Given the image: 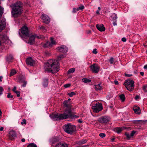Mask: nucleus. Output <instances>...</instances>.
I'll use <instances>...</instances> for the list:
<instances>
[{"label": "nucleus", "mask_w": 147, "mask_h": 147, "mask_svg": "<svg viewBox=\"0 0 147 147\" xmlns=\"http://www.w3.org/2000/svg\"><path fill=\"white\" fill-rule=\"evenodd\" d=\"M67 109H65L64 112L62 114L52 113L50 115V117L55 121H59L69 118L72 119L77 118L78 116L74 115L71 110V105L69 103L66 106Z\"/></svg>", "instance_id": "1"}, {"label": "nucleus", "mask_w": 147, "mask_h": 147, "mask_svg": "<svg viewBox=\"0 0 147 147\" xmlns=\"http://www.w3.org/2000/svg\"><path fill=\"white\" fill-rule=\"evenodd\" d=\"M65 57L63 54H61L58 56L57 60L51 59L44 64V69L45 71L52 73H56L58 72L59 69V63L58 61Z\"/></svg>", "instance_id": "2"}, {"label": "nucleus", "mask_w": 147, "mask_h": 147, "mask_svg": "<svg viewBox=\"0 0 147 147\" xmlns=\"http://www.w3.org/2000/svg\"><path fill=\"white\" fill-rule=\"evenodd\" d=\"M11 13L14 18H17L20 16L23 12L22 3L18 1L11 5Z\"/></svg>", "instance_id": "3"}, {"label": "nucleus", "mask_w": 147, "mask_h": 147, "mask_svg": "<svg viewBox=\"0 0 147 147\" xmlns=\"http://www.w3.org/2000/svg\"><path fill=\"white\" fill-rule=\"evenodd\" d=\"M63 128L65 132L70 134H72L76 131V126L70 123L65 124L63 126Z\"/></svg>", "instance_id": "4"}, {"label": "nucleus", "mask_w": 147, "mask_h": 147, "mask_svg": "<svg viewBox=\"0 0 147 147\" xmlns=\"http://www.w3.org/2000/svg\"><path fill=\"white\" fill-rule=\"evenodd\" d=\"M124 85L127 88V90L129 91H132L134 88V82L133 80H126L125 81Z\"/></svg>", "instance_id": "5"}, {"label": "nucleus", "mask_w": 147, "mask_h": 147, "mask_svg": "<svg viewBox=\"0 0 147 147\" xmlns=\"http://www.w3.org/2000/svg\"><path fill=\"white\" fill-rule=\"evenodd\" d=\"M111 119V118L109 116L107 115H104L99 118L97 121L101 124L105 125L109 122Z\"/></svg>", "instance_id": "6"}, {"label": "nucleus", "mask_w": 147, "mask_h": 147, "mask_svg": "<svg viewBox=\"0 0 147 147\" xmlns=\"http://www.w3.org/2000/svg\"><path fill=\"white\" fill-rule=\"evenodd\" d=\"M92 108L94 112L98 113L102 110L103 108L102 104L98 102L94 104Z\"/></svg>", "instance_id": "7"}, {"label": "nucleus", "mask_w": 147, "mask_h": 147, "mask_svg": "<svg viewBox=\"0 0 147 147\" xmlns=\"http://www.w3.org/2000/svg\"><path fill=\"white\" fill-rule=\"evenodd\" d=\"M21 32L22 36L21 37L23 38V36L28 37L29 36L28 28L26 26H23L20 29Z\"/></svg>", "instance_id": "8"}, {"label": "nucleus", "mask_w": 147, "mask_h": 147, "mask_svg": "<svg viewBox=\"0 0 147 147\" xmlns=\"http://www.w3.org/2000/svg\"><path fill=\"white\" fill-rule=\"evenodd\" d=\"M92 72L94 73H97L99 71L100 67L96 63L93 64L90 66Z\"/></svg>", "instance_id": "9"}, {"label": "nucleus", "mask_w": 147, "mask_h": 147, "mask_svg": "<svg viewBox=\"0 0 147 147\" xmlns=\"http://www.w3.org/2000/svg\"><path fill=\"white\" fill-rule=\"evenodd\" d=\"M57 49L59 52L63 53H67L68 51L67 47L64 45H61L58 47Z\"/></svg>", "instance_id": "10"}, {"label": "nucleus", "mask_w": 147, "mask_h": 147, "mask_svg": "<svg viewBox=\"0 0 147 147\" xmlns=\"http://www.w3.org/2000/svg\"><path fill=\"white\" fill-rule=\"evenodd\" d=\"M41 17L43 22L47 24H48L50 23V19L48 16L45 14H42Z\"/></svg>", "instance_id": "11"}, {"label": "nucleus", "mask_w": 147, "mask_h": 147, "mask_svg": "<svg viewBox=\"0 0 147 147\" xmlns=\"http://www.w3.org/2000/svg\"><path fill=\"white\" fill-rule=\"evenodd\" d=\"M9 139L11 140L15 139L16 137L15 132L14 131H10L9 134Z\"/></svg>", "instance_id": "12"}, {"label": "nucleus", "mask_w": 147, "mask_h": 147, "mask_svg": "<svg viewBox=\"0 0 147 147\" xmlns=\"http://www.w3.org/2000/svg\"><path fill=\"white\" fill-rule=\"evenodd\" d=\"M6 23L5 20L2 19L0 21V32L5 27Z\"/></svg>", "instance_id": "13"}, {"label": "nucleus", "mask_w": 147, "mask_h": 147, "mask_svg": "<svg viewBox=\"0 0 147 147\" xmlns=\"http://www.w3.org/2000/svg\"><path fill=\"white\" fill-rule=\"evenodd\" d=\"M26 64L28 65L33 66L34 63V61L31 57L28 58L26 60Z\"/></svg>", "instance_id": "14"}, {"label": "nucleus", "mask_w": 147, "mask_h": 147, "mask_svg": "<svg viewBox=\"0 0 147 147\" xmlns=\"http://www.w3.org/2000/svg\"><path fill=\"white\" fill-rule=\"evenodd\" d=\"M96 26L97 29L100 31H104L105 30V28L103 24H97Z\"/></svg>", "instance_id": "15"}, {"label": "nucleus", "mask_w": 147, "mask_h": 147, "mask_svg": "<svg viewBox=\"0 0 147 147\" xmlns=\"http://www.w3.org/2000/svg\"><path fill=\"white\" fill-rule=\"evenodd\" d=\"M111 17L112 18V21L113 22V24L114 26L117 25V15L115 13H113Z\"/></svg>", "instance_id": "16"}, {"label": "nucleus", "mask_w": 147, "mask_h": 147, "mask_svg": "<svg viewBox=\"0 0 147 147\" xmlns=\"http://www.w3.org/2000/svg\"><path fill=\"white\" fill-rule=\"evenodd\" d=\"M55 147H68V146L65 142H59L56 145Z\"/></svg>", "instance_id": "17"}, {"label": "nucleus", "mask_w": 147, "mask_h": 147, "mask_svg": "<svg viewBox=\"0 0 147 147\" xmlns=\"http://www.w3.org/2000/svg\"><path fill=\"white\" fill-rule=\"evenodd\" d=\"M59 140V139L58 138L54 137L50 139L49 141L51 144L53 146V144L57 142Z\"/></svg>", "instance_id": "18"}, {"label": "nucleus", "mask_w": 147, "mask_h": 147, "mask_svg": "<svg viewBox=\"0 0 147 147\" xmlns=\"http://www.w3.org/2000/svg\"><path fill=\"white\" fill-rule=\"evenodd\" d=\"M35 39L34 36V35H32L29 38L28 43L30 45H33L35 43Z\"/></svg>", "instance_id": "19"}, {"label": "nucleus", "mask_w": 147, "mask_h": 147, "mask_svg": "<svg viewBox=\"0 0 147 147\" xmlns=\"http://www.w3.org/2000/svg\"><path fill=\"white\" fill-rule=\"evenodd\" d=\"M133 110L136 114H140L141 113L140 108L137 106H135L133 107Z\"/></svg>", "instance_id": "20"}, {"label": "nucleus", "mask_w": 147, "mask_h": 147, "mask_svg": "<svg viewBox=\"0 0 147 147\" xmlns=\"http://www.w3.org/2000/svg\"><path fill=\"white\" fill-rule=\"evenodd\" d=\"M124 128V127H119L114 128L113 129L114 131L118 134L120 133Z\"/></svg>", "instance_id": "21"}, {"label": "nucleus", "mask_w": 147, "mask_h": 147, "mask_svg": "<svg viewBox=\"0 0 147 147\" xmlns=\"http://www.w3.org/2000/svg\"><path fill=\"white\" fill-rule=\"evenodd\" d=\"M7 38V36L4 34H0V39L1 40H6Z\"/></svg>", "instance_id": "22"}, {"label": "nucleus", "mask_w": 147, "mask_h": 147, "mask_svg": "<svg viewBox=\"0 0 147 147\" xmlns=\"http://www.w3.org/2000/svg\"><path fill=\"white\" fill-rule=\"evenodd\" d=\"M19 82L20 83H22L25 80V78L22 75H20L18 77Z\"/></svg>", "instance_id": "23"}, {"label": "nucleus", "mask_w": 147, "mask_h": 147, "mask_svg": "<svg viewBox=\"0 0 147 147\" xmlns=\"http://www.w3.org/2000/svg\"><path fill=\"white\" fill-rule=\"evenodd\" d=\"M13 59V58L12 55L11 54H10L7 56L6 58V59L7 61L11 62Z\"/></svg>", "instance_id": "24"}, {"label": "nucleus", "mask_w": 147, "mask_h": 147, "mask_svg": "<svg viewBox=\"0 0 147 147\" xmlns=\"http://www.w3.org/2000/svg\"><path fill=\"white\" fill-rule=\"evenodd\" d=\"M43 85L44 87H46L47 86L48 83V79L47 78H45L43 80Z\"/></svg>", "instance_id": "25"}, {"label": "nucleus", "mask_w": 147, "mask_h": 147, "mask_svg": "<svg viewBox=\"0 0 147 147\" xmlns=\"http://www.w3.org/2000/svg\"><path fill=\"white\" fill-rule=\"evenodd\" d=\"M34 35V37L37 38L38 39H44V36L42 35H38L36 34H35Z\"/></svg>", "instance_id": "26"}, {"label": "nucleus", "mask_w": 147, "mask_h": 147, "mask_svg": "<svg viewBox=\"0 0 147 147\" xmlns=\"http://www.w3.org/2000/svg\"><path fill=\"white\" fill-rule=\"evenodd\" d=\"M94 88L96 90H100L102 89V87L100 86V84L95 85Z\"/></svg>", "instance_id": "27"}, {"label": "nucleus", "mask_w": 147, "mask_h": 147, "mask_svg": "<svg viewBox=\"0 0 147 147\" xmlns=\"http://www.w3.org/2000/svg\"><path fill=\"white\" fill-rule=\"evenodd\" d=\"M51 43L49 41H47L43 45V47H51Z\"/></svg>", "instance_id": "28"}, {"label": "nucleus", "mask_w": 147, "mask_h": 147, "mask_svg": "<svg viewBox=\"0 0 147 147\" xmlns=\"http://www.w3.org/2000/svg\"><path fill=\"white\" fill-rule=\"evenodd\" d=\"M16 70H15L14 69H12L11 71L10 72V73L9 74V76L11 77V76H13V75L15 74H16Z\"/></svg>", "instance_id": "29"}, {"label": "nucleus", "mask_w": 147, "mask_h": 147, "mask_svg": "<svg viewBox=\"0 0 147 147\" xmlns=\"http://www.w3.org/2000/svg\"><path fill=\"white\" fill-rule=\"evenodd\" d=\"M82 81L85 83L90 82H91V80L86 78H84L82 79Z\"/></svg>", "instance_id": "30"}, {"label": "nucleus", "mask_w": 147, "mask_h": 147, "mask_svg": "<svg viewBox=\"0 0 147 147\" xmlns=\"http://www.w3.org/2000/svg\"><path fill=\"white\" fill-rule=\"evenodd\" d=\"M86 140L85 139H82L79 142V144H82L86 143Z\"/></svg>", "instance_id": "31"}, {"label": "nucleus", "mask_w": 147, "mask_h": 147, "mask_svg": "<svg viewBox=\"0 0 147 147\" xmlns=\"http://www.w3.org/2000/svg\"><path fill=\"white\" fill-rule=\"evenodd\" d=\"M75 71V69L74 68H71L69 69L68 71L67 72L68 74L71 73H73Z\"/></svg>", "instance_id": "32"}, {"label": "nucleus", "mask_w": 147, "mask_h": 147, "mask_svg": "<svg viewBox=\"0 0 147 147\" xmlns=\"http://www.w3.org/2000/svg\"><path fill=\"white\" fill-rule=\"evenodd\" d=\"M27 147H37L36 145L34 143H31L29 144Z\"/></svg>", "instance_id": "33"}, {"label": "nucleus", "mask_w": 147, "mask_h": 147, "mask_svg": "<svg viewBox=\"0 0 147 147\" xmlns=\"http://www.w3.org/2000/svg\"><path fill=\"white\" fill-rule=\"evenodd\" d=\"M120 99L123 101H124L125 99V95L123 94H121L119 96Z\"/></svg>", "instance_id": "34"}, {"label": "nucleus", "mask_w": 147, "mask_h": 147, "mask_svg": "<svg viewBox=\"0 0 147 147\" xmlns=\"http://www.w3.org/2000/svg\"><path fill=\"white\" fill-rule=\"evenodd\" d=\"M84 6L82 5H81L80 6H79L78 8H77V11H79L80 10H83V9H84Z\"/></svg>", "instance_id": "35"}, {"label": "nucleus", "mask_w": 147, "mask_h": 147, "mask_svg": "<svg viewBox=\"0 0 147 147\" xmlns=\"http://www.w3.org/2000/svg\"><path fill=\"white\" fill-rule=\"evenodd\" d=\"M51 42L50 43H51V45L52 46L53 45H55V42L53 40V38L52 37H51L50 38Z\"/></svg>", "instance_id": "36"}, {"label": "nucleus", "mask_w": 147, "mask_h": 147, "mask_svg": "<svg viewBox=\"0 0 147 147\" xmlns=\"http://www.w3.org/2000/svg\"><path fill=\"white\" fill-rule=\"evenodd\" d=\"M7 97L8 98H9L10 99H12L13 98V96L11 95V93L10 92L7 93Z\"/></svg>", "instance_id": "37"}, {"label": "nucleus", "mask_w": 147, "mask_h": 147, "mask_svg": "<svg viewBox=\"0 0 147 147\" xmlns=\"http://www.w3.org/2000/svg\"><path fill=\"white\" fill-rule=\"evenodd\" d=\"M133 123L135 124H140L141 122V120H133L132 121Z\"/></svg>", "instance_id": "38"}, {"label": "nucleus", "mask_w": 147, "mask_h": 147, "mask_svg": "<svg viewBox=\"0 0 147 147\" xmlns=\"http://www.w3.org/2000/svg\"><path fill=\"white\" fill-rule=\"evenodd\" d=\"M76 93L74 92H71L68 94V95L70 97H72L74 95H75Z\"/></svg>", "instance_id": "39"}, {"label": "nucleus", "mask_w": 147, "mask_h": 147, "mask_svg": "<svg viewBox=\"0 0 147 147\" xmlns=\"http://www.w3.org/2000/svg\"><path fill=\"white\" fill-rule=\"evenodd\" d=\"M125 135L126 136L127 138L129 139H130L131 137V136H130V134L127 132H126L125 133Z\"/></svg>", "instance_id": "40"}, {"label": "nucleus", "mask_w": 147, "mask_h": 147, "mask_svg": "<svg viewBox=\"0 0 147 147\" xmlns=\"http://www.w3.org/2000/svg\"><path fill=\"white\" fill-rule=\"evenodd\" d=\"M68 102V100H65L63 102V104L64 107H65L66 106H67V105L69 104Z\"/></svg>", "instance_id": "41"}, {"label": "nucleus", "mask_w": 147, "mask_h": 147, "mask_svg": "<svg viewBox=\"0 0 147 147\" xmlns=\"http://www.w3.org/2000/svg\"><path fill=\"white\" fill-rule=\"evenodd\" d=\"M143 89L144 92H147V85L144 86L143 87Z\"/></svg>", "instance_id": "42"}, {"label": "nucleus", "mask_w": 147, "mask_h": 147, "mask_svg": "<svg viewBox=\"0 0 147 147\" xmlns=\"http://www.w3.org/2000/svg\"><path fill=\"white\" fill-rule=\"evenodd\" d=\"M99 136L101 138H103L105 137V134L104 133H101L99 134Z\"/></svg>", "instance_id": "43"}, {"label": "nucleus", "mask_w": 147, "mask_h": 147, "mask_svg": "<svg viewBox=\"0 0 147 147\" xmlns=\"http://www.w3.org/2000/svg\"><path fill=\"white\" fill-rule=\"evenodd\" d=\"M109 62L111 64H113V58L111 57L109 60Z\"/></svg>", "instance_id": "44"}, {"label": "nucleus", "mask_w": 147, "mask_h": 147, "mask_svg": "<svg viewBox=\"0 0 147 147\" xmlns=\"http://www.w3.org/2000/svg\"><path fill=\"white\" fill-rule=\"evenodd\" d=\"M22 83H23V84L22 85V86L23 87H25L27 84V82L25 80L24 82H22Z\"/></svg>", "instance_id": "45"}, {"label": "nucleus", "mask_w": 147, "mask_h": 147, "mask_svg": "<svg viewBox=\"0 0 147 147\" xmlns=\"http://www.w3.org/2000/svg\"><path fill=\"white\" fill-rule=\"evenodd\" d=\"M3 89L2 87H0V95L3 94L2 92L3 91Z\"/></svg>", "instance_id": "46"}, {"label": "nucleus", "mask_w": 147, "mask_h": 147, "mask_svg": "<svg viewBox=\"0 0 147 147\" xmlns=\"http://www.w3.org/2000/svg\"><path fill=\"white\" fill-rule=\"evenodd\" d=\"M15 93L17 94L18 97H19L20 96V92L18 91H15Z\"/></svg>", "instance_id": "47"}, {"label": "nucleus", "mask_w": 147, "mask_h": 147, "mask_svg": "<svg viewBox=\"0 0 147 147\" xmlns=\"http://www.w3.org/2000/svg\"><path fill=\"white\" fill-rule=\"evenodd\" d=\"M21 124L22 125H23L24 124H26V121L25 119H23L22 120V121L21 122Z\"/></svg>", "instance_id": "48"}, {"label": "nucleus", "mask_w": 147, "mask_h": 147, "mask_svg": "<svg viewBox=\"0 0 147 147\" xmlns=\"http://www.w3.org/2000/svg\"><path fill=\"white\" fill-rule=\"evenodd\" d=\"M70 86H71L70 84H66L64 85V86L65 88H68V87H70Z\"/></svg>", "instance_id": "49"}, {"label": "nucleus", "mask_w": 147, "mask_h": 147, "mask_svg": "<svg viewBox=\"0 0 147 147\" xmlns=\"http://www.w3.org/2000/svg\"><path fill=\"white\" fill-rule=\"evenodd\" d=\"M136 132L134 130L132 131H131V133L130 134V136H131V137L133 136L134 135V134Z\"/></svg>", "instance_id": "50"}, {"label": "nucleus", "mask_w": 147, "mask_h": 147, "mask_svg": "<svg viewBox=\"0 0 147 147\" xmlns=\"http://www.w3.org/2000/svg\"><path fill=\"white\" fill-rule=\"evenodd\" d=\"M73 10L72 11V13H76L77 11H77V8H73Z\"/></svg>", "instance_id": "51"}, {"label": "nucleus", "mask_w": 147, "mask_h": 147, "mask_svg": "<svg viewBox=\"0 0 147 147\" xmlns=\"http://www.w3.org/2000/svg\"><path fill=\"white\" fill-rule=\"evenodd\" d=\"M39 28L40 29H42L43 30H45V28L43 26H41L39 27Z\"/></svg>", "instance_id": "52"}, {"label": "nucleus", "mask_w": 147, "mask_h": 147, "mask_svg": "<svg viewBox=\"0 0 147 147\" xmlns=\"http://www.w3.org/2000/svg\"><path fill=\"white\" fill-rule=\"evenodd\" d=\"M97 49H94L92 51V53L94 54H96L97 53V52L96 51Z\"/></svg>", "instance_id": "53"}, {"label": "nucleus", "mask_w": 147, "mask_h": 147, "mask_svg": "<svg viewBox=\"0 0 147 147\" xmlns=\"http://www.w3.org/2000/svg\"><path fill=\"white\" fill-rule=\"evenodd\" d=\"M140 98V96L139 95H136L135 97V99L137 100H138Z\"/></svg>", "instance_id": "54"}, {"label": "nucleus", "mask_w": 147, "mask_h": 147, "mask_svg": "<svg viewBox=\"0 0 147 147\" xmlns=\"http://www.w3.org/2000/svg\"><path fill=\"white\" fill-rule=\"evenodd\" d=\"M125 75L126 77H130L132 76V74H125Z\"/></svg>", "instance_id": "55"}, {"label": "nucleus", "mask_w": 147, "mask_h": 147, "mask_svg": "<svg viewBox=\"0 0 147 147\" xmlns=\"http://www.w3.org/2000/svg\"><path fill=\"white\" fill-rule=\"evenodd\" d=\"M121 40L123 42H125L126 41V39L125 38L123 37L122 38Z\"/></svg>", "instance_id": "56"}, {"label": "nucleus", "mask_w": 147, "mask_h": 147, "mask_svg": "<svg viewBox=\"0 0 147 147\" xmlns=\"http://www.w3.org/2000/svg\"><path fill=\"white\" fill-rule=\"evenodd\" d=\"M16 87L14 86L13 89H12V91L15 92V91H17V90H16Z\"/></svg>", "instance_id": "57"}, {"label": "nucleus", "mask_w": 147, "mask_h": 147, "mask_svg": "<svg viewBox=\"0 0 147 147\" xmlns=\"http://www.w3.org/2000/svg\"><path fill=\"white\" fill-rule=\"evenodd\" d=\"M114 83L115 85H118L119 84L117 80L114 81Z\"/></svg>", "instance_id": "58"}, {"label": "nucleus", "mask_w": 147, "mask_h": 147, "mask_svg": "<svg viewBox=\"0 0 147 147\" xmlns=\"http://www.w3.org/2000/svg\"><path fill=\"white\" fill-rule=\"evenodd\" d=\"M144 68L146 69H147V64L145 65L144 67Z\"/></svg>", "instance_id": "59"}, {"label": "nucleus", "mask_w": 147, "mask_h": 147, "mask_svg": "<svg viewBox=\"0 0 147 147\" xmlns=\"http://www.w3.org/2000/svg\"><path fill=\"white\" fill-rule=\"evenodd\" d=\"M112 96H109V95H108L107 96V98L108 99H109L111 98Z\"/></svg>", "instance_id": "60"}, {"label": "nucleus", "mask_w": 147, "mask_h": 147, "mask_svg": "<svg viewBox=\"0 0 147 147\" xmlns=\"http://www.w3.org/2000/svg\"><path fill=\"white\" fill-rule=\"evenodd\" d=\"M78 121L79 123H82V121L80 119H78Z\"/></svg>", "instance_id": "61"}, {"label": "nucleus", "mask_w": 147, "mask_h": 147, "mask_svg": "<svg viewBox=\"0 0 147 147\" xmlns=\"http://www.w3.org/2000/svg\"><path fill=\"white\" fill-rule=\"evenodd\" d=\"M140 74L141 76H144V73L143 72H141L140 73Z\"/></svg>", "instance_id": "62"}, {"label": "nucleus", "mask_w": 147, "mask_h": 147, "mask_svg": "<svg viewBox=\"0 0 147 147\" xmlns=\"http://www.w3.org/2000/svg\"><path fill=\"white\" fill-rule=\"evenodd\" d=\"M25 141V140L24 138H22L21 140V141L22 142H24Z\"/></svg>", "instance_id": "63"}, {"label": "nucleus", "mask_w": 147, "mask_h": 147, "mask_svg": "<svg viewBox=\"0 0 147 147\" xmlns=\"http://www.w3.org/2000/svg\"><path fill=\"white\" fill-rule=\"evenodd\" d=\"M3 129V127H0V131H2Z\"/></svg>", "instance_id": "64"}]
</instances>
